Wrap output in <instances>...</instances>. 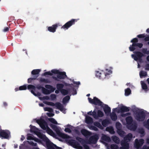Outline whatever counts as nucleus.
<instances>
[{
    "label": "nucleus",
    "mask_w": 149,
    "mask_h": 149,
    "mask_svg": "<svg viewBox=\"0 0 149 149\" xmlns=\"http://www.w3.org/2000/svg\"><path fill=\"white\" fill-rule=\"evenodd\" d=\"M130 108L127 107L122 104H119L117 107L113 108L112 109V111L111 115V119L113 120H116L117 117L116 113H120V116L125 117L127 116L126 118V126L130 130H134L136 128V127L132 124V119L130 116V113H126L125 112L129 111Z\"/></svg>",
    "instance_id": "obj_1"
},
{
    "label": "nucleus",
    "mask_w": 149,
    "mask_h": 149,
    "mask_svg": "<svg viewBox=\"0 0 149 149\" xmlns=\"http://www.w3.org/2000/svg\"><path fill=\"white\" fill-rule=\"evenodd\" d=\"M50 126L54 131L59 136L64 139L66 142L73 148L78 149H91L86 145L84 146L83 148L80 146L79 144L74 140L72 139L71 137L61 132L59 128L56 126L52 124L50 125Z\"/></svg>",
    "instance_id": "obj_2"
},
{
    "label": "nucleus",
    "mask_w": 149,
    "mask_h": 149,
    "mask_svg": "<svg viewBox=\"0 0 149 149\" xmlns=\"http://www.w3.org/2000/svg\"><path fill=\"white\" fill-rule=\"evenodd\" d=\"M28 89L31 90V92L35 96H37L38 97L39 99L41 100L44 101L45 100H54L56 99V96L55 94H52L50 95V97L48 96H46L43 97H41V94L38 93L36 94L35 93L34 91L35 89V86L33 85H29L28 86Z\"/></svg>",
    "instance_id": "obj_3"
},
{
    "label": "nucleus",
    "mask_w": 149,
    "mask_h": 149,
    "mask_svg": "<svg viewBox=\"0 0 149 149\" xmlns=\"http://www.w3.org/2000/svg\"><path fill=\"white\" fill-rule=\"evenodd\" d=\"M53 74H57V76L55 78V79L58 81L60 79H63L65 78L66 77V73L64 72H61L59 70L57 69H53L51 71H49L44 73V75H52Z\"/></svg>",
    "instance_id": "obj_4"
},
{
    "label": "nucleus",
    "mask_w": 149,
    "mask_h": 149,
    "mask_svg": "<svg viewBox=\"0 0 149 149\" xmlns=\"http://www.w3.org/2000/svg\"><path fill=\"white\" fill-rule=\"evenodd\" d=\"M36 122L43 130H46L47 133L51 136L55 137V135L52 130L48 126L47 123L43 119H40L36 120Z\"/></svg>",
    "instance_id": "obj_5"
},
{
    "label": "nucleus",
    "mask_w": 149,
    "mask_h": 149,
    "mask_svg": "<svg viewBox=\"0 0 149 149\" xmlns=\"http://www.w3.org/2000/svg\"><path fill=\"white\" fill-rule=\"evenodd\" d=\"M43 102L48 105L54 106L56 108L59 109L64 113H66V109H65L63 106L58 102L56 103L55 104L52 102H49L46 101H44Z\"/></svg>",
    "instance_id": "obj_6"
},
{
    "label": "nucleus",
    "mask_w": 149,
    "mask_h": 149,
    "mask_svg": "<svg viewBox=\"0 0 149 149\" xmlns=\"http://www.w3.org/2000/svg\"><path fill=\"white\" fill-rule=\"evenodd\" d=\"M132 138V135L131 134H129L124 139V142H122L121 143L122 147L120 149H128L129 145L127 142L130 141Z\"/></svg>",
    "instance_id": "obj_7"
},
{
    "label": "nucleus",
    "mask_w": 149,
    "mask_h": 149,
    "mask_svg": "<svg viewBox=\"0 0 149 149\" xmlns=\"http://www.w3.org/2000/svg\"><path fill=\"white\" fill-rule=\"evenodd\" d=\"M138 39L136 38H134L132 39L131 42H132L133 44L132 45H131L129 47V49L131 51H134L136 49V47H138L140 48H141L143 46V44L142 43H136L138 42Z\"/></svg>",
    "instance_id": "obj_8"
},
{
    "label": "nucleus",
    "mask_w": 149,
    "mask_h": 149,
    "mask_svg": "<svg viewBox=\"0 0 149 149\" xmlns=\"http://www.w3.org/2000/svg\"><path fill=\"white\" fill-rule=\"evenodd\" d=\"M146 113V111L143 109H141L139 113L136 114L135 118L136 120L139 121H143L145 118V114Z\"/></svg>",
    "instance_id": "obj_9"
},
{
    "label": "nucleus",
    "mask_w": 149,
    "mask_h": 149,
    "mask_svg": "<svg viewBox=\"0 0 149 149\" xmlns=\"http://www.w3.org/2000/svg\"><path fill=\"white\" fill-rule=\"evenodd\" d=\"M46 88L42 87V93L45 94H49L53 92L55 90V88L49 85H46L45 86Z\"/></svg>",
    "instance_id": "obj_10"
},
{
    "label": "nucleus",
    "mask_w": 149,
    "mask_h": 149,
    "mask_svg": "<svg viewBox=\"0 0 149 149\" xmlns=\"http://www.w3.org/2000/svg\"><path fill=\"white\" fill-rule=\"evenodd\" d=\"M95 75L98 78L104 79H107L103 70H98L95 71Z\"/></svg>",
    "instance_id": "obj_11"
},
{
    "label": "nucleus",
    "mask_w": 149,
    "mask_h": 149,
    "mask_svg": "<svg viewBox=\"0 0 149 149\" xmlns=\"http://www.w3.org/2000/svg\"><path fill=\"white\" fill-rule=\"evenodd\" d=\"M78 20V19H72L66 23L61 28L64 30H67L69 28L74 24L75 22H77Z\"/></svg>",
    "instance_id": "obj_12"
},
{
    "label": "nucleus",
    "mask_w": 149,
    "mask_h": 149,
    "mask_svg": "<svg viewBox=\"0 0 149 149\" xmlns=\"http://www.w3.org/2000/svg\"><path fill=\"white\" fill-rule=\"evenodd\" d=\"M88 115H92L93 116L94 118L97 119L98 117H102L103 116L104 113L102 111L98 110L97 113V115L96 114V112L95 110H94L92 112L91 111H89L88 113Z\"/></svg>",
    "instance_id": "obj_13"
},
{
    "label": "nucleus",
    "mask_w": 149,
    "mask_h": 149,
    "mask_svg": "<svg viewBox=\"0 0 149 149\" xmlns=\"http://www.w3.org/2000/svg\"><path fill=\"white\" fill-rule=\"evenodd\" d=\"M113 68L111 66H107L106 67L104 72L107 78L113 73Z\"/></svg>",
    "instance_id": "obj_14"
},
{
    "label": "nucleus",
    "mask_w": 149,
    "mask_h": 149,
    "mask_svg": "<svg viewBox=\"0 0 149 149\" xmlns=\"http://www.w3.org/2000/svg\"><path fill=\"white\" fill-rule=\"evenodd\" d=\"M134 54L132 55V57L136 61L140 60L141 58L143 56V54L141 52H134Z\"/></svg>",
    "instance_id": "obj_15"
},
{
    "label": "nucleus",
    "mask_w": 149,
    "mask_h": 149,
    "mask_svg": "<svg viewBox=\"0 0 149 149\" xmlns=\"http://www.w3.org/2000/svg\"><path fill=\"white\" fill-rule=\"evenodd\" d=\"M89 103L101 105L102 102L96 97H95L93 99L90 98H88Z\"/></svg>",
    "instance_id": "obj_16"
},
{
    "label": "nucleus",
    "mask_w": 149,
    "mask_h": 149,
    "mask_svg": "<svg viewBox=\"0 0 149 149\" xmlns=\"http://www.w3.org/2000/svg\"><path fill=\"white\" fill-rule=\"evenodd\" d=\"M98 138V135L96 134L91 137L89 139L90 142L91 143H95L97 142Z\"/></svg>",
    "instance_id": "obj_17"
},
{
    "label": "nucleus",
    "mask_w": 149,
    "mask_h": 149,
    "mask_svg": "<svg viewBox=\"0 0 149 149\" xmlns=\"http://www.w3.org/2000/svg\"><path fill=\"white\" fill-rule=\"evenodd\" d=\"M143 143L144 140L143 139L140 140L139 141L137 139H136L134 145L135 147L138 148L142 145Z\"/></svg>",
    "instance_id": "obj_18"
},
{
    "label": "nucleus",
    "mask_w": 149,
    "mask_h": 149,
    "mask_svg": "<svg viewBox=\"0 0 149 149\" xmlns=\"http://www.w3.org/2000/svg\"><path fill=\"white\" fill-rule=\"evenodd\" d=\"M44 109L45 111H48L49 112L47 113V115L49 117L53 116L54 114L52 109L48 107L44 108Z\"/></svg>",
    "instance_id": "obj_19"
},
{
    "label": "nucleus",
    "mask_w": 149,
    "mask_h": 149,
    "mask_svg": "<svg viewBox=\"0 0 149 149\" xmlns=\"http://www.w3.org/2000/svg\"><path fill=\"white\" fill-rule=\"evenodd\" d=\"M121 127V124L119 123H116V127L118 129L117 132L118 134L121 136H122L124 134V132L120 129Z\"/></svg>",
    "instance_id": "obj_20"
},
{
    "label": "nucleus",
    "mask_w": 149,
    "mask_h": 149,
    "mask_svg": "<svg viewBox=\"0 0 149 149\" xmlns=\"http://www.w3.org/2000/svg\"><path fill=\"white\" fill-rule=\"evenodd\" d=\"M58 26L57 24L53 25L51 26H49L47 28L49 32L54 33L56 31V28Z\"/></svg>",
    "instance_id": "obj_21"
},
{
    "label": "nucleus",
    "mask_w": 149,
    "mask_h": 149,
    "mask_svg": "<svg viewBox=\"0 0 149 149\" xmlns=\"http://www.w3.org/2000/svg\"><path fill=\"white\" fill-rule=\"evenodd\" d=\"M0 137L4 139L8 137V135L5 130H0Z\"/></svg>",
    "instance_id": "obj_22"
},
{
    "label": "nucleus",
    "mask_w": 149,
    "mask_h": 149,
    "mask_svg": "<svg viewBox=\"0 0 149 149\" xmlns=\"http://www.w3.org/2000/svg\"><path fill=\"white\" fill-rule=\"evenodd\" d=\"M104 111L107 115H109L111 112V109L107 105H104L103 107Z\"/></svg>",
    "instance_id": "obj_23"
},
{
    "label": "nucleus",
    "mask_w": 149,
    "mask_h": 149,
    "mask_svg": "<svg viewBox=\"0 0 149 149\" xmlns=\"http://www.w3.org/2000/svg\"><path fill=\"white\" fill-rule=\"evenodd\" d=\"M102 142L103 143H105V142H109L110 141V138L107 136L102 134L101 137Z\"/></svg>",
    "instance_id": "obj_24"
},
{
    "label": "nucleus",
    "mask_w": 149,
    "mask_h": 149,
    "mask_svg": "<svg viewBox=\"0 0 149 149\" xmlns=\"http://www.w3.org/2000/svg\"><path fill=\"white\" fill-rule=\"evenodd\" d=\"M81 132L82 134L85 136H87L91 135V133L85 129L82 130Z\"/></svg>",
    "instance_id": "obj_25"
},
{
    "label": "nucleus",
    "mask_w": 149,
    "mask_h": 149,
    "mask_svg": "<svg viewBox=\"0 0 149 149\" xmlns=\"http://www.w3.org/2000/svg\"><path fill=\"white\" fill-rule=\"evenodd\" d=\"M64 131L66 132L70 133L71 132V130L72 129V127L70 125H68L65 126Z\"/></svg>",
    "instance_id": "obj_26"
},
{
    "label": "nucleus",
    "mask_w": 149,
    "mask_h": 149,
    "mask_svg": "<svg viewBox=\"0 0 149 149\" xmlns=\"http://www.w3.org/2000/svg\"><path fill=\"white\" fill-rule=\"evenodd\" d=\"M86 116V122L87 124H89L93 122V119L91 117L87 115H85Z\"/></svg>",
    "instance_id": "obj_27"
},
{
    "label": "nucleus",
    "mask_w": 149,
    "mask_h": 149,
    "mask_svg": "<svg viewBox=\"0 0 149 149\" xmlns=\"http://www.w3.org/2000/svg\"><path fill=\"white\" fill-rule=\"evenodd\" d=\"M68 82L70 83H71V84L72 82L73 84H75L77 86L80 84V83L79 81H75L74 80L71 79H69Z\"/></svg>",
    "instance_id": "obj_28"
},
{
    "label": "nucleus",
    "mask_w": 149,
    "mask_h": 149,
    "mask_svg": "<svg viewBox=\"0 0 149 149\" xmlns=\"http://www.w3.org/2000/svg\"><path fill=\"white\" fill-rule=\"evenodd\" d=\"M41 70L40 69H35L33 70L31 72V74L32 75H38L40 72Z\"/></svg>",
    "instance_id": "obj_29"
},
{
    "label": "nucleus",
    "mask_w": 149,
    "mask_h": 149,
    "mask_svg": "<svg viewBox=\"0 0 149 149\" xmlns=\"http://www.w3.org/2000/svg\"><path fill=\"white\" fill-rule=\"evenodd\" d=\"M141 83L142 89L146 91L147 89V86L146 84L143 81H141Z\"/></svg>",
    "instance_id": "obj_30"
},
{
    "label": "nucleus",
    "mask_w": 149,
    "mask_h": 149,
    "mask_svg": "<svg viewBox=\"0 0 149 149\" xmlns=\"http://www.w3.org/2000/svg\"><path fill=\"white\" fill-rule=\"evenodd\" d=\"M70 99L69 96H67L63 98V104H65L68 103Z\"/></svg>",
    "instance_id": "obj_31"
},
{
    "label": "nucleus",
    "mask_w": 149,
    "mask_h": 149,
    "mask_svg": "<svg viewBox=\"0 0 149 149\" xmlns=\"http://www.w3.org/2000/svg\"><path fill=\"white\" fill-rule=\"evenodd\" d=\"M64 85L63 84H58L56 85V88L58 90H60L61 91V90L63 86Z\"/></svg>",
    "instance_id": "obj_32"
},
{
    "label": "nucleus",
    "mask_w": 149,
    "mask_h": 149,
    "mask_svg": "<svg viewBox=\"0 0 149 149\" xmlns=\"http://www.w3.org/2000/svg\"><path fill=\"white\" fill-rule=\"evenodd\" d=\"M106 130L107 131H108L111 134H113L114 132L113 130L112 127H107L106 128Z\"/></svg>",
    "instance_id": "obj_33"
},
{
    "label": "nucleus",
    "mask_w": 149,
    "mask_h": 149,
    "mask_svg": "<svg viewBox=\"0 0 149 149\" xmlns=\"http://www.w3.org/2000/svg\"><path fill=\"white\" fill-rule=\"evenodd\" d=\"M131 93V90L129 88H127L125 90V95L127 96L130 95Z\"/></svg>",
    "instance_id": "obj_34"
},
{
    "label": "nucleus",
    "mask_w": 149,
    "mask_h": 149,
    "mask_svg": "<svg viewBox=\"0 0 149 149\" xmlns=\"http://www.w3.org/2000/svg\"><path fill=\"white\" fill-rule=\"evenodd\" d=\"M48 120L51 123L55 124H58L54 118H49Z\"/></svg>",
    "instance_id": "obj_35"
},
{
    "label": "nucleus",
    "mask_w": 149,
    "mask_h": 149,
    "mask_svg": "<svg viewBox=\"0 0 149 149\" xmlns=\"http://www.w3.org/2000/svg\"><path fill=\"white\" fill-rule=\"evenodd\" d=\"M68 91L67 90L62 89L61 90V93L63 95H65L67 94L69 91V90H68Z\"/></svg>",
    "instance_id": "obj_36"
},
{
    "label": "nucleus",
    "mask_w": 149,
    "mask_h": 149,
    "mask_svg": "<svg viewBox=\"0 0 149 149\" xmlns=\"http://www.w3.org/2000/svg\"><path fill=\"white\" fill-rule=\"evenodd\" d=\"M113 140L115 143H117L119 141V139L116 136H113L112 137Z\"/></svg>",
    "instance_id": "obj_37"
},
{
    "label": "nucleus",
    "mask_w": 149,
    "mask_h": 149,
    "mask_svg": "<svg viewBox=\"0 0 149 149\" xmlns=\"http://www.w3.org/2000/svg\"><path fill=\"white\" fill-rule=\"evenodd\" d=\"M146 73L144 72L141 71L140 72V76L141 77H142L143 76H145L146 75Z\"/></svg>",
    "instance_id": "obj_38"
},
{
    "label": "nucleus",
    "mask_w": 149,
    "mask_h": 149,
    "mask_svg": "<svg viewBox=\"0 0 149 149\" xmlns=\"http://www.w3.org/2000/svg\"><path fill=\"white\" fill-rule=\"evenodd\" d=\"M144 126L148 129H149V119H148L146 122L144 124Z\"/></svg>",
    "instance_id": "obj_39"
},
{
    "label": "nucleus",
    "mask_w": 149,
    "mask_h": 149,
    "mask_svg": "<svg viewBox=\"0 0 149 149\" xmlns=\"http://www.w3.org/2000/svg\"><path fill=\"white\" fill-rule=\"evenodd\" d=\"M27 86L26 85H24L20 86L19 88V90H25L26 89Z\"/></svg>",
    "instance_id": "obj_40"
},
{
    "label": "nucleus",
    "mask_w": 149,
    "mask_h": 149,
    "mask_svg": "<svg viewBox=\"0 0 149 149\" xmlns=\"http://www.w3.org/2000/svg\"><path fill=\"white\" fill-rule=\"evenodd\" d=\"M40 81L41 82H44L46 83H49V81L47 79H45L43 78L40 79Z\"/></svg>",
    "instance_id": "obj_41"
},
{
    "label": "nucleus",
    "mask_w": 149,
    "mask_h": 149,
    "mask_svg": "<svg viewBox=\"0 0 149 149\" xmlns=\"http://www.w3.org/2000/svg\"><path fill=\"white\" fill-rule=\"evenodd\" d=\"M108 123L109 122L108 121L104 120L102 122V124L104 126H106Z\"/></svg>",
    "instance_id": "obj_42"
},
{
    "label": "nucleus",
    "mask_w": 149,
    "mask_h": 149,
    "mask_svg": "<svg viewBox=\"0 0 149 149\" xmlns=\"http://www.w3.org/2000/svg\"><path fill=\"white\" fill-rule=\"evenodd\" d=\"M94 124L95 126L98 127L99 128L101 129L102 128V126L99 123H95Z\"/></svg>",
    "instance_id": "obj_43"
},
{
    "label": "nucleus",
    "mask_w": 149,
    "mask_h": 149,
    "mask_svg": "<svg viewBox=\"0 0 149 149\" xmlns=\"http://www.w3.org/2000/svg\"><path fill=\"white\" fill-rule=\"evenodd\" d=\"M111 149H118V147L116 145H112L111 146Z\"/></svg>",
    "instance_id": "obj_44"
},
{
    "label": "nucleus",
    "mask_w": 149,
    "mask_h": 149,
    "mask_svg": "<svg viewBox=\"0 0 149 149\" xmlns=\"http://www.w3.org/2000/svg\"><path fill=\"white\" fill-rule=\"evenodd\" d=\"M36 78H30L28 79V82L29 83H31L32 81L35 80Z\"/></svg>",
    "instance_id": "obj_45"
},
{
    "label": "nucleus",
    "mask_w": 149,
    "mask_h": 149,
    "mask_svg": "<svg viewBox=\"0 0 149 149\" xmlns=\"http://www.w3.org/2000/svg\"><path fill=\"white\" fill-rule=\"evenodd\" d=\"M145 36V34H140L137 36V37L139 38H144Z\"/></svg>",
    "instance_id": "obj_46"
},
{
    "label": "nucleus",
    "mask_w": 149,
    "mask_h": 149,
    "mask_svg": "<svg viewBox=\"0 0 149 149\" xmlns=\"http://www.w3.org/2000/svg\"><path fill=\"white\" fill-rule=\"evenodd\" d=\"M89 128L91 130H94L95 131H96L97 130V128L94 127H89Z\"/></svg>",
    "instance_id": "obj_47"
},
{
    "label": "nucleus",
    "mask_w": 149,
    "mask_h": 149,
    "mask_svg": "<svg viewBox=\"0 0 149 149\" xmlns=\"http://www.w3.org/2000/svg\"><path fill=\"white\" fill-rule=\"evenodd\" d=\"M64 85L66 87H71L72 85L70 84H68L67 83H65L64 84Z\"/></svg>",
    "instance_id": "obj_48"
},
{
    "label": "nucleus",
    "mask_w": 149,
    "mask_h": 149,
    "mask_svg": "<svg viewBox=\"0 0 149 149\" xmlns=\"http://www.w3.org/2000/svg\"><path fill=\"white\" fill-rule=\"evenodd\" d=\"M9 30V28L8 27H6L4 28V29L3 30V31L4 32H6L8 31Z\"/></svg>",
    "instance_id": "obj_49"
},
{
    "label": "nucleus",
    "mask_w": 149,
    "mask_h": 149,
    "mask_svg": "<svg viewBox=\"0 0 149 149\" xmlns=\"http://www.w3.org/2000/svg\"><path fill=\"white\" fill-rule=\"evenodd\" d=\"M144 39L145 41H149L148 44H149V37L145 38Z\"/></svg>",
    "instance_id": "obj_50"
},
{
    "label": "nucleus",
    "mask_w": 149,
    "mask_h": 149,
    "mask_svg": "<svg viewBox=\"0 0 149 149\" xmlns=\"http://www.w3.org/2000/svg\"><path fill=\"white\" fill-rule=\"evenodd\" d=\"M143 52L144 54H149V52L148 51H147V50H144L143 51Z\"/></svg>",
    "instance_id": "obj_51"
},
{
    "label": "nucleus",
    "mask_w": 149,
    "mask_h": 149,
    "mask_svg": "<svg viewBox=\"0 0 149 149\" xmlns=\"http://www.w3.org/2000/svg\"><path fill=\"white\" fill-rule=\"evenodd\" d=\"M146 69L149 70V64L147 65L146 66Z\"/></svg>",
    "instance_id": "obj_52"
},
{
    "label": "nucleus",
    "mask_w": 149,
    "mask_h": 149,
    "mask_svg": "<svg viewBox=\"0 0 149 149\" xmlns=\"http://www.w3.org/2000/svg\"><path fill=\"white\" fill-rule=\"evenodd\" d=\"M143 149H149V147L144 146L143 147Z\"/></svg>",
    "instance_id": "obj_53"
},
{
    "label": "nucleus",
    "mask_w": 149,
    "mask_h": 149,
    "mask_svg": "<svg viewBox=\"0 0 149 149\" xmlns=\"http://www.w3.org/2000/svg\"><path fill=\"white\" fill-rule=\"evenodd\" d=\"M3 104L4 106L5 107H6V106H7V103L5 102H3Z\"/></svg>",
    "instance_id": "obj_54"
},
{
    "label": "nucleus",
    "mask_w": 149,
    "mask_h": 149,
    "mask_svg": "<svg viewBox=\"0 0 149 149\" xmlns=\"http://www.w3.org/2000/svg\"><path fill=\"white\" fill-rule=\"evenodd\" d=\"M24 138H25V137H24L23 136H21V139L22 141L24 139Z\"/></svg>",
    "instance_id": "obj_55"
},
{
    "label": "nucleus",
    "mask_w": 149,
    "mask_h": 149,
    "mask_svg": "<svg viewBox=\"0 0 149 149\" xmlns=\"http://www.w3.org/2000/svg\"><path fill=\"white\" fill-rule=\"evenodd\" d=\"M59 91L60 90H58V89L57 90H56L55 91V93H57V94L59 92Z\"/></svg>",
    "instance_id": "obj_56"
},
{
    "label": "nucleus",
    "mask_w": 149,
    "mask_h": 149,
    "mask_svg": "<svg viewBox=\"0 0 149 149\" xmlns=\"http://www.w3.org/2000/svg\"><path fill=\"white\" fill-rule=\"evenodd\" d=\"M39 105L41 107H43L44 106V104L42 103L39 104Z\"/></svg>",
    "instance_id": "obj_57"
},
{
    "label": "nucleus",
    "mask_w": 149,
    "mask_h": 149,
    "mask_svg": "<svg viewBox=\"0 0 149 149\" xmlns=\"http://www.w3.org/2000/svg\"><path fill=\"white\" fill-rule=\"evenodd\" d=\"M146 32L147 33H149V29H148L146 30Z\"/></svg>",
    "instance_id": "obj_58"
},
{
    "label": "nucleus",
    "mask_w": 149,
    "mask_h": 149,
    "mask_svg": "<svg viewBox=\"0 0 149 149\" xmlns=\"http://www.w3.org/2000/svg\"><path fill=\"white\" fill-rule=\"evenodd\" d=\"M147 142L149 144V138L147 139Z\"/></svg>",
    "instance_id": "obj_59"
},
{
    "label": "nucleus",
    "mask_w": 149,
    "mask_h": 149,
    "mask_svg": "<svg viewBox=\"0 0 149 149\" xmlns=\"http://www.w3.org/2000/svg\"><path fill=\"white\" fill-rule=\"evenodd\" d=\"M147 59L148 61H149V56H147Z\"/></svg>",
    "instance_id": "obj_60"
},
{
    "label": "nucleus",
    "mask_w": 149,
    "mask_h": 149,
    "mask_svg": "<svg viewBox=\"0 0 149 149\" xmlns=\"http://www.w3.org/2000/svg\"><path fill=\"white\" fill-rule=\"evenodd\" d=\"M126 85L127 86H130V84L129 83H127L126 84Z\"/></svg>",
    "instance_id": "obj_61"
},
{
    "label": "nucleus",
    "mask_w": 149,
    "mask_h": 149,
    "mask_svg": "<svg viewBox=\"0 0 149 149\" xmlns=\"http://www.w3.org/2000/svg\"><path fill=\"white\" fill-rule=\"evenodd\" d=\"M55 112L56 113L58 114L59 113V111H56Z\"/></svg>",
    "instance_id": "obj_62"
},
{
    "label": "nucleus",
    "mask_w": 149,
    "mask_h": 149,
    "mask_svg": "<svg viewBox=\"0 0 149 149\" xmlns=\"http://www.w3.org/2000/svg\"><path fill=\"white\" fill-rule=\"evenodd\" d=\"M77 139L79 140V141H81V139L79 138V139H78L77 138H76Z\"/></svg>",
    "instance_id": "obj_63"
},
{
    "label": "nucleus",
    "mask_w": 149,
    "mask_h": 149,
    "mask_svg": "<svg viewBox=\"0 0 149 149\" xmlns=\"http://www.w3.org/2000/svg\"><path fill=\"white\" fill-rule=\"evenodd\" d=\"M147 81L148 84H149V78L147 79Z\"/></svg>",
    "instance_id": "obj_64"
}]
</instances>
